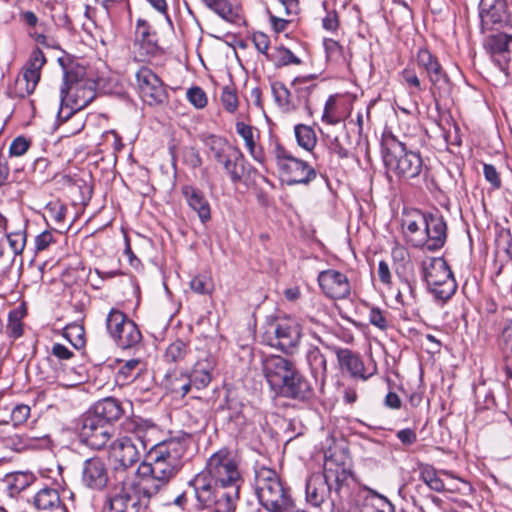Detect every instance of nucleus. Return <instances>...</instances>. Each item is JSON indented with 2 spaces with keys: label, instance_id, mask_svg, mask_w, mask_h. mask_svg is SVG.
Instances as JSON below:
<instances>
[{
  "label": "nucleus",
  "instance_id": "36",
  "mask_svg": "<svg viewBox=\"0 0 512 512\" xmlns=\"http://www.w3.org/2000/svg\"><path fill=\"white\" fill-rule=\"evenodd\" d=\"M151 462L141 464V469L143 471H148L154 475L156 478H160L167 484L176 476V474L180 471V467L169 463L167 461L156 459V457H149Z\"/></svg>",
  "mask_w": 512,
  "mask_h": 512
},
{
  "label": "nucleus",
  "instance_id": "32",
  "mask_svg": "<svg viewBox=\"0 0 512 512\" xmlns=\"http://www.w3.org/2000/svg\"><path fill=\"white\" fill-rule=\"evenodd\" d=\"M306 360L316 384L322 388L327 377V360L317 346H310L306 352Z\"/></svg>",
  "mask_w": 512,
  "mask_h": 512
},
{
  "label": "nucleus",
  "instance_id": "52",
  "mask_svg": "<svg viewBox=\"0 0 512 512\" xmlns=\"http://www.w3.org/2000/svg\"><path fill=\"white\" fill-rule=\"evenodd\" d=\"M442 504L443 501L436 496L427 498L424 503H419L417 500L413 499V505L418 512H446Z\"/></svg>",
  "mask_w": 512,
  "mask_h": 512
},
{
  "label": "nucleus",
  "instance_id": "21",
  "mask_svg": "<svg viewBox=\"0 0 512 512\" xmlns=\"http://www.w3.org/2000/svg\"><path fill=\"white\" fill-rule=\"evenodd\" d=\"M512 42V35L506 33H497L490 35L485 42V48L490 54L493 62L499 69L508 75L511 53L509 45Z\"/></svg>",
  "mask_w": 512,
  "mask_h": 512
},
{
  "label": "nucleus",
  "instance_id": "35",
  "mask_svg": "<svg viewBox=\"0 0 512 512\" xmlns=\"http://www.w3.org/2000/svg\"><path fill=\"white\" fill-rule=\"evenodd\" d=\"M141 504L143 503L138 497L121 491L108 497L105 508L107 512H132Z\"/></svg>",
  "mask_w": 512,
  "mask_h": 512
},
{
  "label": "nucleus",
  "instance_id": "46",
  "mask_svg": "<svg viewBox=\"0 0 512 512\" xmlns=\"http://www.w3.org/2000/svg\"><path fill=\"white\" fill-rule=\"evenodd\" d=\"M63 336L71 343L76 349H81L85 346V329L79 323L68 324L63 329Z\"/></svg>",
  "mask_w": 512,
  "mask_h": 512
},
{
  "label": "nucleus",
  "instance_id": "19",
  "mask_svg": "<svg viewBox=\"0 0 512 512\" xmlns=\"http://www.w3.org/2000/svg\"><path fill=\"white\" fill-rule=\"evenodd\" d=\"M425 222L423 236L425 245L422 248L429 251L441 249L447 240V223L444 217L438 212L426 213Z\"/></svg>",
  "mask_w": 512,
  "mask_h": 512
},
{
  "label": "nucleus",
  "instance_id": "27",
  "mask_svg": "<svg viewBox=\"0 0 512 512\" xmlns=\"http://www.w3.org/2000/svg\"><path fill=\"white\" fill-rule=\"evenodd\" d=\"M181 193L184 196L188 206L197 213L200 221L203 224L211 219L210 204L200 189L192 185H184L181 188Z\"/></svg>",
  "mask_w": 512,
  "mask_h": 512
},
{
  "label": "nucleus",
  "instance_id": "41",
  "mask_svg": "<svg viewBox=\"0 0 512 512\" xmlns=\"http://www.w3.org/2000/svg\"><path fill=\"white\" fill-rule=\"evenodd\" d=\"M131 319L119 309L112 308L106 317V329L109 336L114 340L124 329V325L130 322Z\"/></svg>",
  "mask_w": 512,
  "mask_h": 512
},
{
  "label": "nucleus",
  "instance_id": "47",
  "mask_svg": "<svg viewBox=\"0 0 512 512\" xmlns=\"http://www.w3.org/2000/svg\"><path fill=\"white\" fill-rule=\"evenodd\" d=\"M267 59L273 61L278 67L301 63V60L291 50L284 47L276 48L270 55H267Z\"/></svg>",
  "mask_w": 512,
  "mask_h": 512
},
{
  "label": "nucleus",
  "instance_id": "43",
  "mask_svg": "<svg viewBox=\"0 0 512 512\" xmlns=\"http://www.w3.org/2000/svg\"><path fill=\"white\" fill-rule=\"evenodd\" d=\"M509 395L506 387L498 385L495 390L489 391L485 396V407L487 409L495 408L504 411L509 406Z\"/></svg>",
  "mask_w": 512,
  "mask_h": 512
},
{
  "label": "nucleus",
  "instance_id": "6",
  "mask_svg": "<svg viewBox=\"0 0 512 512\" xmlns=\"http://www.w3.org/2000/svg\"><path fill=\"white\" fill-rule=\"evenodd\" d=\"M316 88L317 85L307 77L295 78L291 82L290 88L280 81L271 84L274 100L283 112L292 113L302 109L309 116L313 114L311 99Z\"/></svg>",
  "mask_w": 512,
  "mask_h": 512
},
{
  "label": "nucleus",
  "instance_id": "17",
  "mask_svg": "<svg viewBox=\"0 0 512 512\" xmlns=\"http://www.w3.org/2000/svg\"><path fill=\"white\" fill-rule=\"evenodd\" d=\"M479 17L483 32L492 30L495 25L508 23L510 15L507 0H481Z\"/></svg>",
  "mask_w": 512,
  "mask_h": 512
},
{
  "label": "nucleus",
  "instance_id": "44",
  "mask_svg": "<svg viewBox=\"0 0 512 512\" xmlns=\"http://www.w3.org/2000/svg\"><path fill=\"white\" fill-rule=\"evenodd\" d=\"M84 16L96 27L107 28L111 26L110 12L103 7L100 10L97 9L95 6H92L88 0H86L84 5Z\"/></svg>",
  "mask_w": 512,
  "mask_h": 512
},
{
  "label": "nucleus",
  "instance_id": "18",
  "mask_svg": "<svg viewBox=\"0 0 512 512\" xmlns=\"http://www.w3.org/2000/svg\"><path fill=\"white\" fill-rule=\"evenodd\" d=\"M318 283L323 293L331 299H345L351 293L347 276L337 270L328 269L320 272Z\"/></svg>",
  "mask_w": 512,
  "mask_h": 512
},
{
  "label": "nucleus",
  "instance_id": "57",
  "mask_svg": "<svg viewBox=\"0 0 512 512\" xmlns=\"http://www.w3.org/2000/svg\"><path fill=\"white\" fill-rule=\"evenodd\" d=\"M30 415V407L24 404L17 405L11 412V421L12 425L15 428L16 426L24 423Z\"/></svg>",
  "mask_w": 512,
  "mask_h": 512
},
{
  "label": "nucleus",
  "instance_id": "7",
  "mask_svg": "<svg viewBox=\"0 0 512 512\" xmlns=\"http://www.w3.org/2000/svg\"><path fill=\"white\" fill-rule=\"evenodd\" d=\"M60 96L61 106L66 105L71 109V112L65 117L66 119L70 114L84 109L94 100L96 83L83 77L82 68L65 70Z\"/></svg>",
  "mask_w": 512,
  "mask_h": 512
},
{
  "label": "nucleus",
  "instance_id": "24",
  "mask_svg": "<svg viewBox=\"0 0 512 512\" xmlns=\"http://www.w3.org/2000/svg\"><path fill=\"white\" fill-rule=\"evenodd\" d=\"M334 352L341 370L348 372L352 377L366 380L372 375L366 371L364 363L357 353L347 348L338 347H334Z\"/></svg>",
  "mask_w": 512,
  "mask_h": 512
},
{
  "label": "nucleus",
  "instance_id": "49",
  "mask_svg": "<svg viewBox=\"0 0 512 512\" xmlns=\"http://www.w3.org/2000/svg\"><path fill=\"white\" fill-rule=\"evenodd\" d=\"M207 145L217 162L222 158H225L229 149L235 148V146L229 145L225 139L218 136H210L208 138Z\"/></svg>",
  "mask_w": 512,
  "mask_h": 512
},
{
  "label": "nucleus",
  "instance_id": "12",
  "mask_svg": "<svg viewBox=\"0 0 512 512\" xmlns=\"http://www.w3.org/2000/svg\"><path fill=\"white\" fill-rule=\"evenodd\" d=\"M115 428L111 424L100 422L97 418L84 416L80 430V439L83 443L92 449H108V445L113 441Z\"/></svg>",
  "mask_w": 512,
  "mask_h": 512
},
{
  "label": "nucleus",
  "instance_id": "9",
  "mask_svg": "<svg viewBox=\"0 0 512 512\" xmlns=\"http://www.w3.org/2000/svg\"><path fill=\"white\" fill-rule=\"evenodd\" d=\"M424 279L434 298L441 302L449 300L457 289L449 265L442 257L431 258L423 266Z\"/></svg>",
  "mask_w": 512,
  "mask_h": 512
},
{
  "label": "nucleus",
  "instance_id": "31",
  "mask_svg": "<svg viewBox=\"0 0 512 512\" xmlns=\"http://www.w3.org/2000/svg\"><path fill=\"white\" fill-rule=\"evenodd\" d=\"M147 371V364L139 358L123 361L115 375V380L120 385L132 383Z\"/></svg>",
  "mask_w": 512,
  "mask_h": 512
},
{
  "label": "nucleus",
  "instance_id": "23",
  "mask_svg": "<svg viewBox=\"0 0 512 512\" xmlns=\"http://www.w3.org/2000/svg\"><path fill=\"white\" fill-rule=\"evenodd\" d=\"M275 392L287 398L306 400L312 396L313 388L295 367L293 375L288 376L286 383L281 384Z\"/></svg>",
  "mask_w": 512,
  "mask_h": 512
},
{
  "label": "nucleus",
  "instance_id": "56",
  "mask_svg": "<svg viewBox=\"0 0 512 512\" xmlns=\"http://www.w3.org/2000/svg\"><path fill=\"white\" fill-rule=\"evenodd\" d=\"M340 27L339 15L336 10H326L322 18V28L331 34H337Z\"/></svg>",
  "mask_w": 512,
  "mask_h": 512
},
{
  "label": "nucleus",
  "instance_id": "26",
  "mask_svg": "<svg viewBox=\"0 0 512 512\" xmlns=\"http://www.w3.org/2000/svg\"><path fill=\"white\" fill-rule=\"evenodd\" d=\"M123 414V409L118 400L112 397H107L99 400L94 406L85 414L91 418H97L102 423L111 424Z\"/></svg>",
  "mask_w": 512,
  "mask_h": 512
},
{
  "label": "nucleus",
  "instance_id": "61",
  "mask_svg": "<svg viewBox=\"0 0 512 512\" xmlns=\"http://www.w3.org/2000/svg\"><path fill=\"white\" fill-rule=\"evenodd\" d=\"M483 173L486 181H488L494 189L501 187L500 175L492 164H484Z\"/></svg>",
  "mask_w": 512,
  "mask_h": 512
},
{
  "label": "nucleus",
  "instance_id": "16",
  "mask_svg": "<svg viewBox=\"0 0 512 512\" xmlns=\"http://www.w3.org/2000/svg\"><path fill=\"white\" fill-rule=\"evenodd\" d=\"M274 337L271 338L270 345L284 352H292L301 339V326L291 318H282L277 320L272 326Z\"/></svg>",
  "mask_w": 512,
  "mask_h": 512
},
{
  "label": "nucleus",
  "instance_id": "8",
  "mask_svg": "<svg viewBox=\"0 0 512 512\" xmlns=\"http://www.w3.org/2000/svg\"><path fill=\"white\" fill-rule=\"evenodd\" d=\"M282 181L287 185L308 184L316 171L307 162L294 157L282 144L276 142L272 151Z\"/></svg>",
  "mask_w": 512,
  "mask_h": 512
},
{
  "label": "nucleus",
  "instance_id": "63",
  "mask_svg": "<svg viewBox=\"0 0 512 512\" xmlns=\"http://www.w3.org/2000/svg\"><path fill=\"white\" fill-rule=\"evenodd\" d=\"M369 322L375 327L385 330L388 327V321L383 312L376 307H373L369 312Z\"/></svg>",
  "mask_w": 512,
  "mask_h": 512
},
{
  "label": "nucleus",
  "instance_id": "64",
  "mask_svg": "<svg viewBox=\"0 0 512 512\" xmlns=\"http://www.w3.org/2000/svg\"><path fill=\"white\" fill-rule=\"evenodd\" d=\"M402 77L408 87L414 88L418 92L424 90V87L414 70L404 69L402 71Z\"/></svg>",
  "mask_w": 512,
  "mask_h": 512
},
{
  "label": "nucleus",
  "instance_id": "15",
  "mask_svg": "<svg viewBox=\"0 0 512 512\" xmlns=\"http://www.w3.org/2000/svg\"><path fill=\"white\" fill-rule=\"evenodd\" d=\"M295 363L280 355H267L262 358V373L273 391L286 383L288 376L293 375Z\"/></svg>",
  "mask_w": 512,
  "mask_h": 512
},
{
  "label": "nucleus",
  "instance_id": "20",
  "mask_svg": "<svg viewBox=\"0 0 512 512\" xmlns=\"http://www.w3.org/2000/svg\"><path fill=\"white\" fill-rule=\"evenodd\" d=\"M148 455L149 457H156L172 463L178 467H182V457L184 456L187 445L185 440L179 438H170L160 443L149 445Z\"/></svg>",
  "mask_w": 512,
  "mask_h": 512
},
{
  "label": "nucleus",
  "instance_id": "53",
  "mask_svg": "<svg viewBox=\"0 0 512 512\" xmlns=\"http://www.w3.org/2000/svg\"><path fill=\"white\" fill-rule=\"evenodd\" d=\"M322 121L329 125H336L340 122V117L336 114V97L330 95L326 100Z\"/></svg>",
  "mask_w": 512,
  "mask_h": 512
},
{
  "label": "nucleus",
  "instance_id": "25",
  "mask_svg": "<svg viewBox=\"0 0 512 512\" xmlns=\"http://www.w3.org/2000/svg\"><path fill=\"white\" fill-rule=\"evenodd\" d=\"M235 129L237 134L243 139L244 145L250 156L259 164L264 165L266 162V155L263 148L258 145L260 138L258 129L242 121L236 122Z\"/></svg>",
  "mask_w": 512,
  "mask_h": 512
},
{
  "label": "nucleus",
  "instance_id": "13",
  "mask_svg": "<svg viewBox=\"0 0 512 512\" xmlns=\"http://www.w3.org/2000/svg\"><path fill=\"white\" fill-rule=\"evenodd\" d=\"M136 80L139 94L148 105L162 104L167 100L163 82L150 68H140L136 73Z\"/></svg>",
  "mask_w": 512,
  "mask_h": 512
},
{
  "label": "nucleus",
  "instance_id": "10",
  "mask_svg": "<svg viewBox=\"0 0 512 512\" xmlns=\"http://www.w3.org/2000/svg\"><path fill=\"white\" fill-rule=\"evenodd\" d=\"M416 64L418 68L425 73L430 83L429 91L436 103L439 98L445 97L450 93V78L438 58L428 49L420 48L417 51Z\"/></svg>",
  "mask_w": 512,
  "mask_h": 512
},
{
  "label": "nucleus",
  "instance_id": "2",
  "mask_svg": "<svg viewBox=\"0 0 512 512\" xmlns=\"http://www.w3.org/2000/svg\"><path fill=\"white\" fill-rule=\"evenodd\" d=\"M350 457L344 450L325 454L323 473H313L306 481V500L315 507L321 506L334 491L338 494L350 475Z\"/></svg>",
  "mask_w": 512,
  "mask_h": 512
},
{
  "label": "nucleus",
  "instance_id": "59",
  "mask_svg": "<svg viewBox=\"0 0 512 512\" xmlns=\"http://www.w3.org/2000/svg\"><path fill=\"white\" fill-rule=\"evenodd\" d=\"M30 146L29 141L22 136L15 138L9 147L10 156H22L24 155Z\"/></svg>",
  "mask_w": 512,
  "mask_h": 512
},
{
  "label": "nucleus",
  "instance_id": "50",
  "mask_svg": "<svg viewBox=\"0 0 512 512\" xmlns=\"http://www.w3.org/2000/svg\"><path fill=\"white\" fill-rule=\"evenodd\" d=\"M7 241L12 250L13 256L20 255L26 244V234L24 229L12 230L6 232Z\"/></svg>",
  "mask_w": 512,
  "mask_h": 512
},
{
  "label": "nucleus",
  "instance_id": "34",
  "mask_svg": "<svg viewBox=\"0 0 512 512\" xmlns=\"http://www.w3.org/2000/svg\"><path fill=\"white\" fill-rule=\"evenodd\" d=\"M440 475L453 478V473L448 470L437 471L432 465H419V478L433 491L441 493L446 491L445 484Z\"/></svg>",
  "mask_w": 512,
  "mask_h": 512
},
{
  "label": "nucleus",
  "instance_id": "60",
  "mask_svg": "<svg viewBox=\"0 0 512 512\" xmlns=\"http://www.w3.org/2000/svg\"><path fill=\"white\" fill-rule=\"evenodd\" d=\"M252 41L255 46V48L262 54H264L266 57L267 55H270L268 53V49L270 46V40L269 37L262 33V32H254L252 35Z\"/></svg>",
  "mask_w": 512,
  "mask_h": 512
},
{
  "label": "nucleus",
  "instance_id": "40",
  "mask_svg": "<svg viewBox=\"0 0 512 512\" xmlns=\"http://www.w3.org/2000/svg\"><path fill=\"white\" fill-rule=\"evenodd\" d=\"M141 340L142 334L133 320L126 323L124 329H122L120 334L114 339L117 345L123 349L132 348L139 344Z\"/></svg>",
  "mask_w": 512,
  "mask_h": 512
},
{
  "label": "nucleus",
  "instance_id": "29",
  "mask_svg": "<svg viewBox=\"0 0 512 512\" xmlns=\"http://www.w3.org/2000/svg\"><path fill=\"white\" fill-rule=\"evenodd\" d=\"M425 219L426 213L418 211L403 222V227L406 229L405 236L408 242L415 248H422L425 245V242H423Z\"/></svg>",
  "mask_w": 512,
  "mask_h": 512
},
{
  "label": "nucleus",
  "instance_id": "48",
  "mask_svg": "<svg viewBox=\"0 0 512 512\" xmlns=\"http://www.w3.org/2000/svg\"><path fill=\"white\" fill-rule=\"evenodd\" d=\"M1 441L4 444L5 447L15 451V452H22L24 450H27L32 445V439L16 434L11 433L7 436H0Z\"/></svg>",
  "mask_w": 512,
  "mask_h": 512
},
{
  "label": "nucleus",
  "instance_id": "4",
  "mask_svg": "<svg viewBox=\"0 0 512 512\" xmlns=\"http://www.w3.org/2000/svg\"><path fill=\"white\" fill-rule=\"evenodd\" d=\"M383 146V161L388 173L403 180L414 179L421 174L423 159L419 151L408 149L395 136L386 138Z\"/></svg>",
  "mask_w": 512,
  "mask_h": 512
},
{
  "label": "nucleus",
  "instance_id": "1",
  "mask_svg": "<svg viewBox=\"0 0 512 512\" xmlns=\"http://www.w3.org/2000/svg\"><path fill=\"white\" fill-rule=\"evenodd\" d=\"M242 483L239 463L227 449L212 454L205 471L190 482L198 506L213 512H234Z\"/></svg>",
  "mask_w": 512,
  "mask_h": 512
},
{
  "label": "nucleus",
  "instance_id": "28",
  "mask_svg": "<svg viewBox=\"0 0 512 512\" xmlns=\"http://www.w3.org/2000/svg\"><path fill=\"white\" fill-rule=\"evenodd\" d=\"M218 163L223 166L231 182L234 184L239 183L246 173L245 157L237 147L229 149L225 158H222Z\"/></svg>",
  "mask_w": 512,
  "mask_h": 512
},
{
  "label": "nucleus",
  "instance_id": "42",
  "mask_svg": "<svg viewBox=\"0 0 512 512\" xmlns=\"http://www.w3.org/2000/svg\"><path fill=\"white\" fill-rule=\"evenodd\" d=\"M189 351L187 343L182 340H176L166 348L164 359L167 363L179 365L186 361Z\"/></svg>",
  "mask_w": 512,
  "mask_h": 512
},
{
  "label": "nucleus",
  "instance_id": "51",
  "mask_svg": "<svg viewBox=\"0 0 512 512\" xmlns=\"http://www.w3.org/2000/svg\"><path fill=\"white\" fill-rule=\"evenodd\" d=\"M212 11L229 23H236L239 20L237 9L228 0H219Z\"/></svg>",
  "mask_w": 512,
  "mask_h": 512
},
{
  "label": "nucleus",
  "instance_id": "39",
  "mask_svg": "<svg viewBox=\"0 0 512 512\" xmlns=\"http://www.w3.org/2000/svg\"><path fill=\"white\" fill-rule=\"evenodd\" d=\"M165 385L172 393L178 394L181 397L186 396L193 386L188 374H178L176 371L166 374Z\"/></svg>",
  "mask_w": 512,
  "mask_h": 512
},
{
  "label": "nucleus",
  "instance_id": "30",
  "mask_svg": "<svg viewBox=\"0 0 512 512\" xmlns=\"http://www.w3.org/2000/svg\"><path fill=\"white\" fill-rule=\"evenodd\" d=\"M34 505L45 512H66V507L54 488L45 487L39 490L34 496Z\"/></svg>",
  "mask_w": 512,
  "mask_h": 512
},
{
  "label": "nucleus",
  "instance_id": "54",
  "mask_svg": "<svg viewBox=\"0 0 512 512\" xmlns=\"http://www.w3.org/2000/svg\"><path fill=\"white\" fill-rule=\"evenodd\" d=\"M221 102L226 111L234 113L239 106L236 91L229 86L224 87L221 94Z\"/></svg>",
  "mask_w": 512,
  "mask_h": 512
},
{
  "label": "nucleus",
  "instance_id": "45",
  "mask_svg": "<svg viewBox=\"0 0 512 512\" xmlns=\"http://www.w3.org/2000/svg\"><path fill=\"white\" fill-rule=\"evenodd\" d=\"M297 144L306 151H312L317 143V136L311 126L297 124L294 127Z\"/></svg>",
  "mask_w": 512,
  "mask_h": 512
},
{
  "label": "nucleus",
  "instance_id": "55",
  "mask_svg": "<svg viewBox=\"0 0 512 512\" xmlns=\"http://www.w3.org/2000/svg\"><path fill=\"white\" fill-rule=\"evenodd\" d=\"M186 96L188 101L197 109H202L207 105L206 93L198 86L189 88Z\"/></svg>",
  "mask_w": 512,
  "mask_h": 512
},
{
  "label": "nucleus",
  "instance_id": "22",
  "mask_svg": "<svg viewBox=\"0 0 512 512\" xmlns=\"http://www.w3.org/2000/svg\"><path fill=\"white\" fill-rule=\"evenodd\" d=\"M215 366V357L208 351H200L188 375L193 386L198 390L207 387L212 381Z\"/></svg>",
  "mask_w": 512,
  "mask_h": 512
},
{
  "label": "nucleus",
  "instance_id": "11",
  "mask_svg": "<svg viewBox=\"0 0 512 512\" xmlns=\"http://www.w3.org/2000/svg\"><path fill=\"white\" fill-rule=\"evenodd\" d=\"M45 63L44 53L39 48L34 49L22 72L8 86L6 95L11 99L20 100L31 95L40 80L41 69Z\"/></svg>",
  "mask_w": 512,
  "mask_h": 512
},
{
  "label": "nucleus",
  "instance_id": "58",
  "mask_svg": "<svg viewBox=\"0 0 512 512\" xmlns=\"http://www.w3.org/2000/svg\"><path fill=\"white\" fill-rule=\"evenodd\" d=\"M323 45L328 59H337L342 55L343 47L338 41L332 38H324Z\"/></svg>",
  "mask_w": 512,
  "mask_h": 512
},
{
  "label": "nucleus",
  "instance_id": "14",
  "mask_svg": "<svg viewBox=\"0 0 512 512\" xmlns=\"http://www.w3.org/2000/svg\"><path fill=\"white\" fill-rule=\"evenodd\" d=\"M110 481V472L107 462L94 456L84 460L81 466V484L92 491H103Z\"/></svg>",
  "mask_w": 512,
  "mask_h": 512
},
{
  "label": "nucleus",
  "instance_id": "3",
  "mask_svg": "<svg viewBox=\"0 0 512 512\" xmlns=\"http://www.w3.org/2000/svg\"><path fill=\"white\" fill-rule=\"evenodd\" d=\"M122 429L128 436L114 439L108 445L109 456L124 469L135 465L152 444V436L156 433V425L139 416L127 418L122 423Z\"/></svg>",
  "mask_w": 512,
  "mask_h": 512
},
{
  "label": "nucleus",
  "instance_id": "5",
  "mask_svg": "<svg viewBox=\"0 0 512 512\" xmlns=\"http://www.w3.org/2000/svg\"><path fill=\"white\" fill-rule=\"evenodd\" d=\"M254 488L260 504L269 512H285L290 505V494L276 473L268 467L255 470Z\"/></svg>",
  "mask_w": 512,
  "mask_h": 512
},
{
  "label": "nucleus",
  "instance_id": "62",
  "mask_svg": "<svg viewBox=\"0 0 512 512\" xmlns=\"http://www.w3.org/2000/svg\"><path fill=\"white\" fill-rule=\"evenodd\" d=\"M192 291L198 294H207L211 291V284L204 276H196L190 282Z\"/></svg>",
  "mask_w": 512,
  "mask_h": 512
},
{
  "label": "nucleus",
  "instance_id": "38",
  "mask_svg": "<svg viewBox=\"0 0 512 512\" xmlns=\"http://www.w3.org/2000/svg\"><path fill=\"white\" fill-rule=\"evenodd\" d=\"M139 473L140 480L138 484V491L148 500L156 496L163 488L168 485L163 480H160V478H156V475L148 471H143L141 466L139 467Z\"/></svg>",
  "mask_w": 512,
  "mask_h": 512
},
{
  "label": "nucleus",
  "instance_id": "37",
  "mask_svg": "<svg viewBox=\"0 0 512 512\" xmlns=\"http://www.w3.org/2000/svg\"><path fill=\"white\" fill-rule=\"evenodd\" d=\"M360 512H395L393 504L383 495L368 490L360 503Z\"/></svg>",
  "mask_w": 512,
  "mask_h": 512
},
{
  "label": "nucleus",
  "instance_id": "33",
  "mask_svg": "<svg viewBox=\"0 0 512 512\" xmlns=\"http://www.w3.org/2000/svg\"><path fill=\"white\" fill-rule=\"evenodd\" d=\"M34 480L35 477L31 472L17 471L9 473L2 480L3 490L10 497H15L28 488Z\"/></svg>",
  "mask_w": 512,
  "mask_h": 512
}]
</instances>
